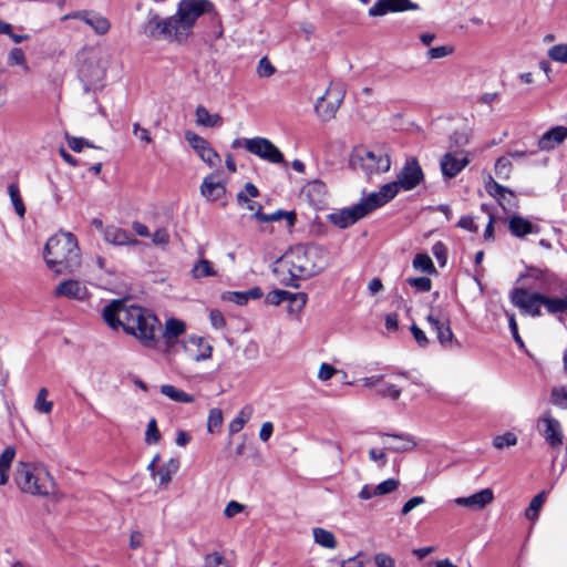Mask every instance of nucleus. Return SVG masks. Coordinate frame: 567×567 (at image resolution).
I'll list each match as a JSON object with an SVG mask.
<instances>
[{"label": "nucleus", "instance_id": "nucleus-52", "mask_svg": "<svg viewBox=\"0 0 567 567\" xmlns=\"http://www.w3.org/2000/svg\"><path fill=\"white\" fill-rule=\"evenodd\" d=\"M471 138V130L470 128H462L460 131H455L453 135L451 136V142L455 147H462L470 143Z\"/></svg>", "mask_w": 567, "mask_h": 567}, {"label": "nucleus", "instance_id": "nucleus-42", "mask_svg": "<svg viewBox=\"0 0 567 567\" xmlns=\"http://www.w3.org/2000/svg\"><path fill=\"white\" fill-rule=\"evenodd\" d=\"M546 499V492L543 491L534 496L529 503L528 508L525 512V516L528 520H535L538 517V513L543 507Z\"/></svg>", "mask_w": 567, "mask_h": 567}, {"label": "nucleus", "instance_id": "nucleus-16", "mask_svg": "<svg viewBox=\"0 0 567 567\" xmlns=\"http://www.w3.org/2000/svg\"><path fill=\"white\" fill-rule=\"evenodd\" d=\"M416 9H419V6L410 0H378L374 6L369 9V16L382 17L388 12H402Z\"/></svg>", "mask_w": 567, "mask_h": 567}, {"label": "nucleus", "instance_id": "nucleus-64", "mask_svg": "<svg viewBox=\"0 0 567 567\" xmlns=\"http://www.w3.org/2000/svg\"><path fill=\"white\" fill-rule=\"evenodd\" d=\"M362 556H363V554L360 551L355 556L350 557L346 560H342L340 564V567H363L364 561L361 558Z\"/></svg>", "mask_w": 567, "mask_h": 567}, {"label": "nucleus", "instance_id": "nucleus-10", "mask_svg": "<svg viewBox=\"0 0 567 567\" xmlns=\"http://www.w3.org/2000/svg\"><path fill=\"white\" fill-rule=\"evenodd\" d=\"M247 151L271 164H286L281 151L266 137H252L246 142Z\"/></svg>", "mask_w": 567, "mask_h": 567}, {"label": "nucleus", "instance_id": "nucleus-61", "mask_svg": "<svg viewBox=\"0 0 567 567\" xmlns=\"http://www.w3.org/2000/svg\"><path fill=\"white\" fill-rule=\"evenodd\" d=\"M330 101H324L323 99H318L317 100V103L315 105V109H316V112L317 114L323 120V121H329L331 120L332 117H334V115H328L327 112L330 110Z\"/></svg>", "mask_w": 567, "mask_h": 567}, {"label": "nucleus", "instance_id": "nucleus-37", "mask_svg": "<svg viewBox=\"0 0 567 567\" xmlns=\"http://www.w3.org/2000/svg\"><path fill=\"white\" fill-rule=\"evenodd\" d=\"M252 412L254 410L250 405L243 408L238 415L229 423V433L236 434L240 432L245 424L250 420Z\"/></svg>", "mask_w": 567, "mask_h": 567}, {"label": "nucleus", "instance_id": "nucleus-53", "mask_svg": "<svg viewBox=\"0 0 567 567\" xmlns=\"http://www.w3.org/2000/svg\"><path fill=\"white\" fill-rule=\"evenodd\" d=\"M287 296H290V291L274 289L267 293L265 301L268 305L278 306L284 301H287Z\"/></svg>", "mask_w": 567, "mask_h": 567}, {"label": "nucleus", "instance_id": "nucleus-21", "mask_svg": "<svg viewBox=\"0 0 567 567\" xmlns=\"http://www.w3.org/2000/svg\"><path fill=\"white\" fill-rule=\"evenodd\" d=\"M567 138L566 126H555L545 132L538 140L537 146L540 151H551L563 144Z\"/></svg>", "mask_w": 567, "mask_h": 567}, {"label": "nucleus", "instance_id": "nucleus-62", "mask_svg": "<svg viewBox=\"0 0 567 567\" xmlns=\"http://www.w3.org/2000/svg\"><path fill=\"white\" fill-rule=\"evenodd\" d=\"M425 503V498L423 496H413L408 502H405L401 508V514L406 515L409 514L413 508H415L419 505H422Z\"/></svg>", "mask_w": 567, "mask_h": 567}, {"label": "nucleus", "instance_id": "nucleus-1", "mask_svg": "<svg viewBox=\"0 0 567 567\" xmlns=\"http://www.w3.org/2000/svg\"><path fill=\"white\" fill-rule=\"evenodd\" d=\"M102 317L109 327H122L125 333L134 337L148 349L158 344L161 321L151 310L136 305H127L124 300H112L103 308Z\"/></svg>", "mask_w": 567, "mask_h": 567}, {"label": "nucleus", "instance_id": "nucleus-4", "mask_svg": "<svg viewBox=\"0 0 567 567\" xmlns=\"http://www.w3.org/2000/svg\"><path fill=\"white\" fill-rule=\"evenodd\" d=\"M13 478L18 488L24 494L47 497L55 491L54 478L49 470L39 463L19 462Z\"/></svg>", "mask_w": 567, "mask_h": 567}, {"label": "nucleus", "instance_id": "nucleus-23", "mask_svg": "<svg viewBox=\"0 0 567 567\" xmlns=\"http://www.w3.org/2000/svg\"><path fill=\"white\" fill-rule=\"evenodd\" d=\"M508 229L516 238H523L529 234H539L540 231V227L538 225L530 223L528 219L519 215H513L509 217Z\"/></svg>", "mask_w": 567, "mask_h": 567}, {"label": "nucleus", "instance_id": "nucleus-9", "mask_svg": "<svg viewBox=\"0 0 567 567\" xmlns=\"http://www.w3.org/2000/svg\"><path fill=\"white\" fill-rule=\"evenodd\" d=\"M509 297L511 302L519 308L522 312L532 317L542 316L543 293L529 292L525 288H514Z\"/></svg>", "mask_w": 567, "mask_h": 567}, {"label": "nucleus", "instance_id": "nucleus-2", "mask_svg": "<svg viewBox=\"0 0 567 567\" xmlns=\"http://www.w3.org/2000/svg\"><path fill=\"white\" fill-rule=\"evenodd\" d=\"M208 4V0H182L176 14L165 19L156 14L151 17L145 25V32L154 39L181 43L187 39L196 20Z\"/></svg>", "mask_w": 567, "mask_h": 567}, {"label": "nucleus", "instance_id": "nucleus-28", "mask_svg": "<svg viewBox=\"0 0 567 567\" xmlns=\"http://www.w3.org/2000/svg\"><path fill=\"white\" fill-rule=\"evenodd\" d=\"M344 87L341 83H331L326 90L324 94L319 99L330 101V110L327 112L328 115H336L339 106L341 105L344 97Z\"/></svg>", "mask_w": 567, "mask_h": 567}, {"label": "nucleus", "instance_id": "nucleus-25", "mask_svg": "<svg viewBox=\"0 0 567 567\" xmlns=\"http://www.w3.org/2000/svg\"><path fill=\"white\" fill-rule=\"evenodd\" d=\"M379 434L382 437L392 440L385 449L395 453L412 451L416 446L414 437L406 433L394 434L380 432Z\"/></svg>", "mask_w": 567, "mask_h": 567}, {"label": "nucleus", "instance_id": "nucleus-27", "mask_svg": "<svg viewBox=\"0 0 567 567\" xmlns=\"http://www.w3.org/2000/svg\"><path fill=\"white\" fill-rule=\"evenodd\" d=\"M104 239L116 246L136 245L138 243L131 233L116 226L105 227Z\"/></svg>", "mask_w": 567, "mask_h": 567}, {"label": "nucleus", "instance_id": "nucleus-22", "mask_svg": "<svg viewBox=\"0 0 567 567\" xmlns=\"http://www.w3.org/2000/svg\"><path fill=\"white\" fill-rule=\"evenodd\" d=\"M87 295L86 287L80 281L73 279L64 280L55 288V296L58 297L84 300Z\"/></svg>", "mask_w": 567, "mask_h": 567}, {"label": "nucleus", "instance_id": "nucleus-17", "mask_svg": "<svg viewBox=\"0 0 567 567\" xmlns=\"http://www.w3.org/2000/svg\"><path fill=\"white\" fill-rule=\"evenodd\" d=\"M364 217L363 209L358 205L331 213L328 218L334 226L344 229Z\"/></svg>", "mask_w": 567, "mask_h": 567}, {"label": "nucleus", "instance_id": "nucleus-24", "mask_svg": "<svg viewBox=\"0 0 567 567\" xmlns=\"http://www.w3.org/2000/svg\"><path fill=\"white\" fill-rule=\"evenodd\" d=\"M225 183L217 179L215 174L206 176L200 186L202 195L207 199L215 202L225 195Z\"/></svg>", "mask_w": 567, "mask_h": 567}, {"label": "nucleus", "instance_id": "nucleus-63", "mask_svg": "<svg viewBox=\"0 0 567 567\" xmlns=\"http://www.w3.org/2000/svg\"><path fill=\"white\" fill-rule=\"evenodd\" d=\"M224 561H225L224 556L218 551H214V553L207 554L205 556V566L206 567H218V566L223 565Z\"/></svg>", "mask_w": 567, "mask_h": 567}, {"label": "nucleus", "instance_id": "nucleus-7", "mask_svg": "<svg viewBox=\"0 0 567 567\" xmlns=\"http://www.w3.org/2000/svg\"><path fill=\"white\" fill-rule=\"evenodd\" d=\"M79 79L83 83L86 93L103 89L105 66L96 53H90L83 59L79 68Z\"/></svg>", "mask_w": 567, "mask_h": 567}, {"label": "nucleus", "instance_id": "nucleus-48", "mask_svg": "<svg viewBox=\"0 0 567 567\" xmlns=\"http://www.w3.org/2000/svg\"><path fill=\"white\" fill-rule=\"evenodd\" d=\"M512 172V163L508 157H499L495 163V174L503 179H507Z\"/></svg>", "mask_w": 567, "mask_h": 567}, {"label": "nucleus", "instance_id": "nucleus-57", "mask_svg": "<svg viewBox=\"0 0 567 567\" xmlns=\"http://www.w3.org/2000/svg\"><path fill=\"white\" fill-rule=\"evenodd\" d=\"M506 315H507V318H508V327H509V330H511V333L513 336L514 341L516 342V344L520 349H524L525 348V343H524L522 337L519 336L518 326H517V322H516V319H515V315L514 313H508V312H506Z\"/></svg>", "mask_w": 567, "mask_h": 567}, {"label": "nucleus", "instance_id": "nucleus-43", "mask_svg": "<svg viewBox=\"0 0 567 567\" xmlns=\"http://www.w3.org/2000/svg\"><path fill=\"white\" fill-rule=\"evenodd\" d=\"M308 300V296L305 292H290V296H287L288 301V310L290 312H299L301 311Z\"/></svg>", "mask_w": 567, "mask_h": 567}, {"label": "nucleus", "instance_id": "nucleus-44", "mask_svg": "<svg viewBox=\"0 0 567 567\" xmlns=\"http://www.w3.org/2000/svg\"><path fill=\"white\" fill-rule=\"evenodd\" d=\"M413 267L429 274L435 271L432 259L426 254H417L413 259Z\"/></svg>", "mask_w": 567, "mask_h": 567}, {"label": "nucleus", "instance_id": "nucleus-59", "mask_svg": "<svg viewBox=\"0 0 567 567\" xmlns=\"http://www.w3.org/2000/svg\"><path fill=\"white\" fill-rule=\"evenodd\" d=\"M406 281L411 287H414L422 292L430 291L432 287V281L427 277L408 278Z\"/></svg>", "mask_w": 567, "mask_h": 567}, {"label": "nucleus", "instance_id": "nucleus-60", "mask_svg": "<svg viewBox=\"0 0 567 567\" xmlns=\"http://www.w3.org/2000/svg\"><path fill=\"white\" fill-rule=\"evenodd\" d=\"M452 53H453V47H451V45H441V47L431 48L427 51V56L431 60H435V59L445 58V56H447V55H450Z\"/></svg>", "mask_w": 567, "mask_h": 567}, {"label": "nucleus", "instance_id": "nucleus-49", "mask_svg": "<svg viewBox=\"0 0 567 567\" xmlns=\"http://www.w3.org/2000/svg\"><path fill=\"white\" fill-rule=\"evenodd\" d=\"M548 56L560 63L567 64V43L556 44L548 50Z\"/></svg>", "mask_w": 567, "mask_h": 567}, {"label": "nucleus", "instance_id": "nucleus-34", "mask_svg": "<svg viewBox=\"0 0 567 567\" xmlns=\"http://www.w3.org/2000/svg\"><path fill=\"white\" fill-rule=\"evenodd\" d=\"M179 461L177 458H171L162 466L158 467L156 475L159 478V485H168L172 481V476L178 471Z\"/></svg>", "mask_w": 567, "mask_h": 567}, {"label": "nucleus", "instance_id": "nucleus-8", "mask_svg": "<svg viewBox=\"0 0 567 567\" xmlns=\"http://www.w3.org/2000/svg\"><path fill=\"white\" fill-rule=\"evenodd\" d=\"M426 320L431 328L435 330L436 338L443 347L452 348L454 344L460 346L457 340L454 339L449 317L440 308L432 307L426 316Z\"/></svg>", "mask_w": 567, "mask_h": 567}, {"label": "nucleus", "instance_id": "nucleus-18", "mask_svg": "<svg viewBox=\"0 0 567 567\" xmlns=\"http://www.w3.org/2000/svg\"><path fill=\"white\" fill-rule=\"evenodd\" d=\"M183 348L189 359L194 361H203L212 357V346H209L204 338L198 336H189L185 340Z\"/></svg>", "mask_w": 567, "mask_h": 567}, {"label": "nucleus", "instance_id": "nucleus-11", "mask_svg": "<svg viewBox=\"0 0 567 567\" xmlns=\"http://www.w3.org/2000/svg\"><path fill=\"white\" fill-rule=\"evenodd\" d=\"M423 177L424 174L419 162L416 158L412 157L405 162L404 166L398 174V179L391 182L390 184L396 185L398 194L400 188H403L404 190H411L415 188L423 181Z\"/></svg>", "mask_w": 567, "mask_h": 567}, {"label": "nucleus", "instance_id": "nucleus-56", "mask_svg": "<svg viewBox=\"0 0 567 567\" xmlns=\"http://www.w3.org/2000/svg\"><path fill=\"white\" fill-rule=\"evenodd\" d=\"M276 72L275 66L268 60L267 56H264L259 60L257 66V74L260 78H270Z\"/></svg>", "mask_w": 567, "mask_h": 567}, {"label": "nucleus", "instance_id": "nucleus-40", "mask_svg": "<svg viewBox=\"0 0 567 567\" xmlns=\"http://www.w3.org/2000/svg\"><path fill=\"white\" fill-rule=\"evenodd\" d=\"M8 193L11 199V203L14 207L16 213L19 217L23 218L25 215V206L20 195L19 186L16 183H11L8 186Z\"/></svg>", "mask_w": 567, "mask_h": 567}, {"label": "nucleus", "instance_id": "nucleus-26", "mask_svg": "<svg viewBox=\"0 0 567 567\" xmlns=\"http://www.w3.org/2000/svg\"><path fill=\"white\" fill-rule=\"evenodd\" d=\"M301 193L308 198L311 205L319 207L324 202L327 187L323 182L313 179L303 186Z\"/></svg>", "mask_w": 567, "mask_h": 567}, {"label": "nucleus", "instance_id": "nucleus-19", "mask_svg": "<svg viewBox=\"0 0 567 567\" xmlns=\"http://www.w3.org/2000/svg\"><path fill=\"white\" fill-rule=\"evenodd\" d=\"M467 164V156H458L457 153H446L440 162L442 174L447 179L455 177Z\"/></svg>", "mask_w": 567, "mask_h": 567}, {"label": "nucleus", "instance_id": "nucleus-51", "mask_svg": "<svg viewBox=\"0 0 567 567\" xmlns=\"http://www.w3.org/2000/svg\"><path fill=\"white\" fill-rule=\"evenodd\" d=\"M8 63L10 65H22L23 66V70L25 72L29 71V66L27 64V61H25V55H24V52L22 51V49L20 48H13L10 53H9V58H8Z\"/></svg>", "mask_w": 567, "mask_h": 567}, {"label": "nucleus", "instance_id": "nucleus-38", "mask_svg": "<svg viewBox=\"0 0 567 567\" xmlns=\"http://www.w3.org/2000/svg\"><path fill=\"white\" fill-rule=\"evenodd\" d=\"M312 533H313L315 542L318 545H320L321 547L330 548V549H333L337 547L336 537L330 530H327L321 527H317V528H313Z\"/></svg>", "mask_w": 567, "mask_h": 567}, {"label": "nucleus", "instance_id": "nucleus-46", "mask_svg": "<svg viewBox=\"0 0 567 567\" xmlns=\"http://www.w3.org/2000/svg\"><path fill=\"white\" fill-rule=\"evenodd\" d=\"M550 401L556 406L567 409V386L553 388Z\"/></svg>", "mask_w": 567, "mask_h": 567}, {"label": "nucleus", "instance_id": "nucleus-5", "mask_svg": "<svg viewBox=\"0 0 567 567\" xmlns=\"http://www.w3.org/2000/svg\"><path fill=\"white\" fill-rule=\"evenodd\" d=\"M319 250L316 247L301 248L290 250L284 256L282 264L287 267L291 282L287 285L298 288L299 284L295 280L307 279L318 275L323 266L316 262Z\"/></svg>", "mask_w": 567, "mask_h": 567}, {"label": "nucleus", "instance_id": "nucleus-58", "mask_svg": "<svg viewBox=\"0 0 567 567\" xmlns=\"http://www.w3.org/2000/svg\"><path fill=\"white\" fill-rule=\"evenodd\" d=\"M223 423V412L220 409L214 408L209 411L207 420V429L213 432L215 427H219Z\"/></svg>", "mask_w": 567, "mask_h": 567}, {"label": "nucleus", "instance_id": "nucleus-29", "mask_svg": "<svg viewBox=\"0 0 567 567\" xmlns=\"http://www.w3.org/2000/svg\"><path fill=\"white\" fill-rule=\"evenodd\" d=\"M195 115L196 124L199 126L216 127L223 124V117L219 114L209 113V111L203 105H198L196 107Z\"/></svg>", "mask_w": 567, "mask_h": 567}, {"label": "nucleus", "instance_id": "nucleus-30", "mask_svg": "<svg viewBox=\"0 0 567 567\" xmlns=\"http://www.w3.org/2000/svg\"><path fill=\"white\" fill-rule=\"evenodd\" d=\"M14 456L16 449L13 446H7L0 454V486L9 482V472Z\"/></svg>", "mask_w": 567, "mask_h": 567}, {"label": "nucleus", "instance_id": "nucleus-12", "mask_svg": "<svg viewBox=\"0 0 567 567\" xmlns=\"http://www.w3.org/2000/svg\"><path fill=\"white\" fill-rule=\"evenodd\" d=\"M185 140L195 150L197 155L210 167H215L220 163V156L204 137L195 132L187 131L185 133Z\"/></svg>", "mask_w": 567, "mask_h": 567}, {"label": "nucleus", "instance_id": "nucleus-6", "mask_svg": "<svg viewBox=\"0 0 567 567\" xmlns=\"http://www.w3.org/2000/svg\"><path fill=\"white\" fill-rule=\"evenodd\" d=\"M350 163L353 168H360L368 175L384 173L391 167L389 155L383 153L381 150H357L351 156Z\"/></svg>", "mask_w": 567, "mask_h": 567}, {"label": "nucleus", "instance_id": "nucleus-31", "mask_svg": "<svg viewBox=\"0 0 567 567\" xmlns=\"http://www.w3.org/2000/svg\"><path fill=\"white\" fill-rule=\"evenodd\" d=\"M543 306L549 315H559L567 311V288L563 297H548L543 295Z\"/></svg>", "mask_w": 567, "mask_h": 567}, {"label": "nucleus", "instance_id": "nucleus-3", "mask_svg": "<svg viewBox=\"0 0 567 567\" xmlns=\"http://www.w3.org/2000/svg\"><path fill=\"white\" fill-rule=\"evenodd\" d=\"M48 267L56 274H72L81 266V254L76 237L69 231H59L44 246Z\"/></svg>", "mask_w": 567, "mask_h": 567}, {"label": "nucleus", "instance_id": "nucleus-39", "mask_svg": "<svg viewBox=\"0 0 567 567\" xmlns=\"http://www.w3.org/2000/svg\"><path fill=\"white\" fill-rule=\"evenodd\" d=\"M49 391L41 388L34 401V410L41 414H50L53 409V402L48 400Z\"/></svg>", "mask_w": 567, "mask_h": 567}, {"label": "nucleus", "instance_id": "nucleus-41", "mask_svg": "<svg viewBox=\"0 0 567 567\" xmlns=\"http://www.w3.org/2000/svg\"><path fill=\"white\" fill-rule=\"evenodd\" d=\"M192 275L194 278L199 279L204 277H210L216 275L213 264L207 259L198 260L192 268Z\"/></svg>", "mask_w": 567, "mask_h": 567}, {"label": "nucleus", "instance_id": "nucleus-20", "mask_svg": "<svg viewBox=\"0 0 567 567\" xmlns=\"http://www.w3.org/2000/svg\"><path fill=\"white\" fill-rule=\"evenodd\" d=\"M494 499V494L491 488H484L477 493H474L467 497H457L454 503L458 506L468 507L472 509H482L486 505L491 504Z\"/></svg>", "mask_w": 567, "mask_h": 567}, {"label": "nucleus", "instance_id": "nucleus-36", "mask_svg": "<svg viewBox=\"0 0 567 567\" xmlns=\"http://www.w3.org/2000/svg\"><path fill=\"white\" fill-rule=\"evenodd\" d=\"M262 290L259 287H254L247 291H233L229 293V300L243 306L247 303L249 299H259L262 297Z\"/></svg>", "mask_w": 567, "mask_h": 567}, {"label": "nucleus", "instance_id": "nucleus-50", "mask_svg": "<svg viewBox=\"0 0 567 567\" xmlns=\"http://www.w3.org/2000/svg\"><path fill=\"white\" fill-rule=\"evenodd\" d=\"M161 440V433L157 427V422L155 419H151L147 424V429L145 432V442L147 444H156Z\"/></svg>", "mask_w": 567, "mask_h": 567}, {"label": "nucleus", "instance_id": "nucleus-54", "mask_svg": "<svg viewBox=\"0 0 567 567\" xmlns=\"http://www.w3.org/2000/svg\"><path fill=\"white\" fill-rule=\"evenodd\" d=\"M400 485L395 478H388L375 486L377 495L382 496L394 492Z\"/></svg>", "mask_w": 567, "mask_h": 567}, {"label": "nucleus", "instance_id": "nucleus-15", "mask_svg": "<svg viewBox=\"0 0 567 567\" xmlns=\"http://www.w3.org/2000/svg\"><path fill=\"white\" fill-rule=\"evenodd\" d=\"M64 19H78L87 24L92 30L99 34L104 35L111 29V22L102 14L89 10H80L69 13Z\"/></svg>", "mask_w": 567, "mask_h": 567}, {"label": "nucleus", "instance_id": "nucleus-55", "mask_svg": "<svg viewBox=\"0 0 567 567\" xmlns=\"http://www.w3.org/2000/svg\"><path fill=\"white\" fill-rule=\"evenodd\" d=\"M66 142L69 147L73 152H81L84 147H95L93 144H91L84 137H76V136H69L66 135Z\"/></svg>", "mask_w": 567, "mask_h": 567}, {"label": "nucleus", "instance_id": "nucleus-33", "mask_svg": "<svg viewBox=\"0 0 567 567\" xmlns=\"http://www.w3.org/2000/svg\"><path fill=\"white\" fill-rule=\"evenodd\" d=\"M161 393L174 402L193 403L195 401L194 395L188 394L171 384H163L161 386Z\"/></svg>", "mask_w": 567, "mask_h": 567}, {"label": "nucleus", "instance_id": "nucleus-47", "mask_svg": "<svg viewBox=\"0 0 567 567\" xmlns=\"http://www.w3.org/2000/svg\"><path fill=\"white\" fill-rule=\"evenodd\" d=\"M517 443V436L512 432H506L502 435H497L493 440V445L497 450L504 447L514 446Z\"/></svg>", "mask_w": 567, "mask_h": 567}, {"label": "nucleus", "instance_id": "nucleus-14", "mask_svg": "<svg viewBox=\"0 0 567 567\" xmlns=\"http://www.w3.org/2000/svg\"><path fill=\"white\" fill-rule=\"evenodd\" d=\"M396 196V185L385 184L377 193L370 194L367 198L362 199L358 205L363 209L364 216L374 209L385 205Z\"/></svg>", "mask_w": 567, "mask_h": 567}, {"label": "nucleus", "instance_id": "nucleus-32", "mask_svg": "<svg viewBox=\"0 0 567 567\" xmlns=\"http://www.w3.org/2000/svg\"><path fill=\"white\" fill-rule=\"evenodd\" d=\"M485 189L491 196L497 199L498 204L503 207L504 210H506V205L501 199H505V194H508V196L514 197L513 190L498 184L491 176L488 181L485 183Z\"/></svg>", "mask_w": 567, "mask_h": 567}, {"label": "nucleus", "instance_id": "nucleus-13", "mask_svg": "<svg viewBox=\"0 0 567 567\" xmlns=\"http://www.w3.org/2000/svg\"><path fill=\"white\" fill-rule=\"evenodd\" d=\"M538 424H543L542 435L551 449H559L563 444V429L560 422L546 412L538 419Z\"/></svg>", "mask_w": 567, "mask_h": 567}, {"label": "nucleus", "instance_id": "nucleus-45", "mask_svg": "<svg viewBox=\"0 0 567 567\" xmlns=\"http://www.w3.org/2000/svg\"><path fill=\"white\" fill-rule=\"evenodd\" d=\"M377 394L383 399L389 398L396 401L401 395V389L394 384H385L382 382L377 389Z\"/></svg>", "mask_w": 567, "mask_h": 567}, {"label": "nucleus", "instance_id": "nucleus-35", "mask_svg": "<svg viewBox=\"0 0 567 567\" xmlns=\"http://www.w3.org/2000/svg\"><path fill=\"white\" fill-rule=\"evenodd\" d=\"M186 330V324L184 321L171 318L165 322V328L163 331V337L167 342H171L173 339L183 334Z\"/></svg>", "mask_w": 567, "mask_h": 567}]
</instances>
